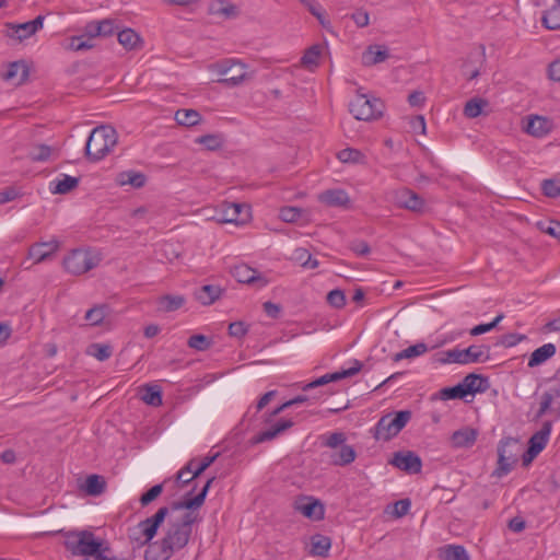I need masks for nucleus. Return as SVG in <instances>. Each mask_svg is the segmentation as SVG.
Instances as JSON below:
<instances>
[{"instance_id": "27", "label": "nucleus", "mask_w": 560, "mask_h": 560, "mask_svg": "<svg viewBox=\"0 0 560 560\" xmlns=\"http://www.w3.org/2000/svg\"><path fill=\"white\" fill-rule=\"evenodd\" d=\"M174 551L171 547L164 544V540L155 541L147 548L144 551L145 560H168L173 556Z\"/></svg>"}, {"instance_id": "38", "label": "nucleus", "mask_w": 560, "mask_h": 560, "mask_svg": "<svg viewBox=\"0 0 560 560\" xmlns=\"http://www.w3.org/2000/svg\"><path fill=\"white\" fill-rule=\"evenodd\" d=\"M159 310L163 312H174L185 304L183 295L165 294L158 300Z\"/></svg>"}, {"instance_id": "63", "label": "nucleus", "mask_w": 560, "mask_h": 560, "mask_svg": "<svg viewBox=\"0 0 560 560\" xmlns=\"http://www.w3.org/2000/svg\"><path fill=\"white\" fill-rule=\"evenodd\" d=\"M248 331V327L243 322H234L229 325V335L235 338H242Z\"/></svg>"}, {"instance_id": "49", "label": "nucleus", "mask_w": 560, "mask_h": 560, "mask_svg": "<svg viewBox=\"0 0 560 560\" xmlns=\"http://www.w3.org/2000/svg\"><path fill=\"white\" fill-rule=\"evenodd\" d=\"M106 308L105 305H97L90 308L85 314V319L92 326L100 325L106 316Z\"/></svg>"}, {"instance_id": "4", "label": "nucleus", "mask_w": 560, "mask_h": 560, "mask_svg": "<svg viewBox=\"0 0 560 560\" xmlns=\"http://www.w3.org/2000/svg\"><path fill=\"white\" fill-rule=\"evenodd\" d=\"M197 521V515L194 512H187L183 515L179 522L170 524V527L162 538L164 544L176 550L183 549L189 541L191 535V525Z\"/></svg>"}, {"instance_id": "62", "label": "nucleus", "mask_w": 560, "mask_h": 560, "mask_svg": "<svg viewBox=\"0 0 560 560\" xmlns=\"http://www.w3.org/2000/svg\"><path fill=\"white\" fill-rule=\"evenodd\" d=\"M553 402V395L550 392H545L540 397L539 409L536 412L535 418L540 419L544 415H546Z\"/></svg>"}, {"instance_id": "5", "label": "nucleus", "mask_w": 560, "mask_h": 560, "mask_svg": "<svg viewBox=\"0 0 560 560\" xmlns=\"http://www.w3.org/2000/svg\"><path fill=\"white\" fill-rule=\"evenodd\" d=\"M411 416L410 410H400L381 417L374 427V438L376 440L389 441L405 428Z\"/></svg>"}, {"instance_id": "28", "label": "nucleus", "mask_w": 560, "mask_h": 560, "mask_svg": "<svg viewBox=\"0 0 560 560\" xmlns=\"http://www.w3.org/2000/svg\"><path fill=\"white\" fill-rule=\"evenodd\" d=\"M557 348L553 343H545L534 350L528 360V368H536L556 354Z\"/></svg>"}, {"instance_id": "64", "label": "nucleus", "mask_w": 560, "mask_h": 560, "mask_svg": "<svg viewBox=\"0 0 560 560\" xmlns=\"http://www.w3.org/2000/svg\"><path fill=\"white\" fill-rule=\"evenodd\" d=\"M549 79L556 82H560V58L553 60L548 67Z\"/></svg>"}, {"instance_id": "18", "label": "nucleus", "mask_w": 560, "mask_h": 560, "mask_svg": "<svg viewBox=\"0 0 560 560\" xmlns=\"http://www.w3.org/2000/svg\"><path fill=\"white\" fill-rule=\"evenodd\" d=\"M219 453L212 456H206L200 462L196 458L190 459L176 475L177 480H182L183 475L192 474V478L199 477L207 468H209L218 458Z\"/></svg>"}, {"instance_id": "29", "label": "nucleus", "mask_w": 560, "mask_h": 560, "mask_svg": "<svg viewBox=\"0 0 560 560\" xmlns=\"http://www.w3.org/2000/svg\"><path fill=\"white\" fill-rule=\"evenodd\" d=\"M79 177H73L70 175L63 174L61 178L52 180L50 183V191L52 194L65 195L73 190L79 185Z\"/></svg>"}, {"instance_id": "6", "label": "nucleus", "mask_w": 560, "mask_h": 560, "mask_svg": "<svg viewBox=\"0 0 560 560\" xmlns=\"http://www.w3.org/2000/svg\"><path fill=\"white\" fill-rule=\"evenodd\" d=\"M521 445L515 438H504L498 445V466L493 475L501 478L506 476L518 462Z\"/></svg>"}, {"instance_id": "36", "label": "nucleus", "mask_w": 560, "mask_h": 560, "mask_svg": "<svg viewBox=\"0 0 560 560\" xmlns=\"http://www.w3.org/2000/svg\"><path fill=\"white\" fill-rule=\"evenodd\" d=\"M117 39L119 44L128 50L137 49L141 46L140 36L131 28H125L118 32Z\"/></svg>"}, {"instance_id": "12", "label": "nucleus", "mask_w": 560, "mask_h": 560, "mask_svg": "<svg viewBox=\"0 0 560 560\" xmlns=\"http://www.w3.org/2000/svg\"><path fill=\"white\" fill-rule=\"evenodd\" d=\"M389 464L410 475L421 472L422 468L421 458L411 451L394 453Z\"/></svg>"}, {"instance_id": "46", "label": "nucleus", "mask_w": 560, "mask_h": 560, "mask_svg": "<svg viewBox=\"0 0 560 560\" xmlns=\"http://www.w3.org/2000/svg\"><path fill=\"white\" fill-rule=\"evenodd\" d=\"M237 66V61L233 59H225L209 66V70L218 75L226 78L228 74Z\"/></svg>"}, {"instance_id": "16", "label": "nucleus", "mask_w": 560, "mask_h": 560, "mask_svg": "<svg viewBox=\"0 0 560 560\" xmlns=\"http://www.w3.org/2000/svg\"><path fill=\"white\" fill-rule=\"evenodd\" d=\"M58 241L42 242L33 244L28 249V258L34 260V264H39L50 258L58 249Z\"/></svg>"}, {"instance_id": "30", "label": "nucleus", "mask_w": 560, "mask_h": 560, "mask_svg": "<svg viewBox=\"0 0 560 560\" xmlns=\"http://www.w3.org/2000/svg\"><path fill=\"white\" fill-rule=\"evenodd\" d=\"M81 489L89 495H101L106 489L105 478L95 474L90 475L86 477L84 485L81 486Z\"/></svg>"}, {"instance_id": "41", "label": "nucleus", "mask_w": 560, "mask_h": 560, "mask_svg": "<svg viewBox=\"0 0 560 560\" xmlns=\"http://www.w3.org/2000/svg\"><path fill=\"white\" fill-rule=\"evenodd\" d=\"M541 21L548 30H560V2L545 11Z\"/></svg>"}, {"instance_id": "15", "label": "nucleus", "mask_w": 560, "mask_h": 560, "mask_svg": "<svg viewBox=\"0 0 560 560\" xmlns=\"http://www.w3.org/2000/svg\"><path fill=\"white\" fill-rule=\"evenodd\" d=\"M232 275L240 283L257 284L258 288H262L267 284L265 277L261 276L258 270L253 269L247 265L235 266Z\"/></svg>"}, {"instance_id": "1", "label": "nucleus", "mask_w": 560, "mask_h": 560, "mask_svg": "<svg viewBox=\"0 0 560 560\" xmlns=\"http://www.w3.org/2000/svg\"><path fill=\"white\" fill-rule=\"evenodd\" d=\"M57 533L65 537L63 546L74 557H93L96 560L98 555L110 552L108 542L96 538L91 530L60 529Z\"/></svg>"}, {"instance_id": "17", "label": "nucleus", "mask_w": 560, "mask_h": 560, "mask_svg": "<svg viewBox=\"0 0 560 560\" xmlns=\"http://www.w3.org/2000/svg\"><path fill=\"white\" fill-rule=\"evenodd\" d=\"M293 427V421L290 419H281L278 422L270 425L268 429L258 432L253 436L252 442L254 444L264 443L271 441L279 436L282 432Z\"/></svg>"}, {"instance_id": "61", "label": "nucleus", "mask_w": 560, "mask_h": 560, "mask_svg": "<svg viewBox=\"0 0 560 560\" xmlns=\"http://www.w3.org/2000/svg\"><path fill=\"white\" fill-rule=\"evenodd\" d=\"M163 491V483H159L150 488L147 492H144L140 498V503L142 506L150 504L154 501Z\"/></svg>"}, {"instance_id": "48", "label": "nucleus", "mask_w": 560, "mask_h": 560, "mask_svg": "<svg viewBox=\"0 0 560 560\" xmlns=\"http://www.w3.org/2000/svg\"><path fill=\"white\" fill-rule=\"evenodd\" d=\"M52 149L46 144H37L30 151V159L34 162H45L51 155Z\"/></svg>"}, {"instance_id": "55", "label": "nucleus", "mask_w": 560, "mask_h": 560, "mask_svg": "<svg viewBox=\"0 0 560 560\" xmlns=\"http://www.w3.org/2000/svg\"><path fill=\"white\" fill-rule=\"evenodd\" d=\"M33 34L34 33H33V31L31 28L30 22H25V23H22V24H19V25H13L11 27L10 36L14 37V38H18L19 40H23L25 38H28Z\"/></svg>"}, {"instance_id": "24", "label": "nucleus", "mask_w": 560, "mask_h": 560, "mask_svg": "<svg viewBox=\"0 0 560 560\" xmlns=\"http://www.w3.org/2000/svg\"><path fill=\"white\" fill-rule=\"evenodd\" d=\"M319 201L329 207H347L350 202L348 194L342 189H328L323 191Z\"/></svg>"}, {"instance_id": "14", "label": "nucleus", "mask_w": 560, "mask_h": 560, "mask_svg": "<svg viewBox=\"0 0 560 560\" xmlns=\"http://www.w3.org/2000/svg\"><path fill=\"white\" fill-rule=\"evenodd\" d=\"M214 480H215V477L209 478L207 480V482L205 483V486L202 487V489L200 490V492L197 495H195L194 498H190L192 491L196 488V487H194L192 490L186 494L184 500L173 502L171 504V509L173 511L183 510V509L191 511V510H196V509L200 508L205 503V500L208 495L209 489L211 488V485L213 483Z\"/></svg>"}, {"instance_id": "2", "label": "nucleus", "mask_w": 560, "mask_h": 560, "mask_svg": "<svg viewBox=\"0 0 560 560\" xmlns=\"http://www.w3.org/2000/svg\"><path fill=\"white\" fill-rule=\"evenodd\" d=\"M322 446L330 450L328 453L330 464L345 467L353 463L357 452L353 446L347 444V436L343 432L337 431L320 436Z\"/></svg>"}, {"instance_id": "3", "label": "nucleus", "mask_w": 560, "mask_h": 560, "mask_svg": "<svg viewBox=\"0 0 560 560\" xmlns=\"http://www.w3.org/2000/svg\"><path fill=\"white\" fill-rule=\"evenodd\" d=\"M116 143V130L110 126H98L90 133L85 153L90 160L100 161L112 151Z\"/></svg>"}, {"instance_id": "50", "label": "nucleus", "mask_w": 560, "mask_h": 560, "mask_svg": "<svg viewBox=\"0 0 560 560\" xmlns=\"http://www.w3.org/2000/svg\"><path fill=\"white\" fill-rule=\"evenodd\" d=\"M196 142L205 145L210 151L219 150L223 144V140L219 135H205L197 138Z\"/></svg>"}, {"instance_id": "58", "label": "nucleus", "mask_w": 560, "mask_h": 560, "mask_svg": "<svg viewBox=\"0 0 560 560\" xmlns=\"http://www.w3.org/2000/svg\"><path fill=\"white\" fill-rule=\"evenodd\" d=\"M538 225L544 233L560 241V221L549 220L547 222H539Z\"/></svg>"}, {"instance_id": "32", "label": "nucleus", "mask_w": 560, "mask_h": 560, "mask_svg": "<svg viewBox=\"0 0 560 560\" xmlns=\"http://www.w3.org/2000/svg\"><path fill=\"white\" fill-rule=\"evenodd\" d=\"M209 13L221 15L225 19H235L240 14L238 7L223 0L213 2L209 7Z\"/></svg>"}, {"instance_id": "26", "label": "nucleus", "mask_w": 560, "mask_h": 560, "mask_svg": "<svg viewBox=\"0 0 560 560\" xmlns=\"http://www.w3.org/2000/svg\"><path fill=\"white\" fill-rule=\"evenodd\" d=\"M552 430V422L545 421L539 431L534 433L529 441L528 446L536 450L537 452H541L548 444L549 436Z\"/></svg>"}, {"instance_id": "13", "label": "nucleus", "mask_w": 560, "mask_h": 560, "mask_svg": "<svg viewBox=\"0 0 560 560\" xmlns=\"http://www.w3.org/2000/svg\"><path fill=\"white\" fill-rule=\"evenodd\" d=\"M393 201L397 207L413 212H422L424 209V200L418 194L408 188L395 190L393 192Z\"/></svg>"}, {"instance_id": "20", "label": "nucleus", "mask_w": 560, "mask_h": 560, "mask_svg": "<svg viewBox=\"0 0 560 560\" xmlns=\"http://www.w3.org/2000/svg\"><path fill=\"white\" fill-rule=\"evenodd\" d=\"M306 502L296 503L295 509L305 517L314 521H320L325 516V508L319 500L307 498Z\"/></svg>"}, {"instance_id": "33", "label": "nucleus", "mask_w": 560, "mask_h": 560, "mask_svg": "<svg viewBox=\"0 0 560 560\" xmlns=\"http://www.w3.org/2000/svg\"><path fill=\"white\" fill-rule=\"evenodd\" d=\"M442 560H470L466 549L460 545H446L439 549Z\"/></svg>"}, {"instance_id": "60", "label": "nucleus", "mask_w": 560, "mask_h": 560, "mask_svg": "<svg viewBox=\"0 0 560 560\" xmlns=\"http://www.w3.org/2000/svg\"><path fill=\"white\" fill-rule=\"evenodd\" d=\"M362 158V153L357 149H343L339 151L338 159L343 163H357Z\"/></svg>"}, {"instance_id": "51", "label": "nucleus", "mask_w": 560, "mask_h": 560, "mask_svg": "<svg viewBox=\"0 0 560 560\" xmlns=\"http://www.w3.org/2000/svg\"><path fill=\"white\" fill-rule=\"evenodd\" d=\"M467 396L463 381L452 387H445L441 390V397L443 399H463Z\"/></svg>"}, {"instance_id": "43", "label": "nucleus", "mask_w": 560, "mask_h": 560, "mask_svg": "<svg viewBox=\"0 0 560 560\" xmlns=\"http://www.w3.org/2000/svg\"><path fill=\"white\" fill-rule=\"evenodd\" d=\"M488 106V101L479 97L469 100L464 107V115L468 118H476L481 115L482 109Z\"/></svg>"}, {"instance_id": "35", "label": "nucleus", "mask_w": 560, "mask_h": 560, "mask_svg": "<svg viewBox=\"0 0 560 560\" xmlns=\"http://www.w3.org/2000/svg\"><path fill=\"white\" fill-rule=\"evenodd\" d=\"M117 183L120 186L130 185L135 188H141L145 184V176L135 171L121 172L117 175Z\"/></svg>"}, {"instance_id": "42", "label": "nucleus", "mask_w": 560, "mask_h": 560, "mask_svg": "<svg viewBox=\"0 0 560 560\" xmlns=\"http://www.w3.org/2000/svg\"><path fill=\"white\" fill-rule=\"evenodd\" d=\"M141 399L151 406L162 405V392L158 385H145L142 389Z\"/></svg>"}, {"instance_id": "47", "label": "nucleus", "mask_w": 560, "mask_h": 560, "mask_svg": "<svg viewBox=\"0 0 560 560\" xmlns=\"http://www.w3.org/2000/svg\"><path fill=\"white\" fill-rule=\"evenodd\" d=\"M187 345L191 349L198 351H206L211 347L212 341L207 336L197 334L189 337Z\"/></svg>"}, {"instance_id": "25", "label": "nucleus", "mask_w": 560, "mask_h": 560, "mask_svg": "<svg viewBox=\"0 0 560 560\" xmlns=\"http://www.w3.org/2000/svg\"><path fill=\"white\" fill-rule=\"evenodd\" d=\"M222 289L214 284H205L195 290L194 296L202 305H210L220 299Z\"/></svg>"}, {"instance_id": "37", "label": "nucleus", "mask_w": 560, "mask_h": 560, "mask_svg": "<svg viewBox=\"0 0 560 560\" xmlns=\"http://www.w3.org/2000/svg\"><path fill=\"white\" fill-rule=\"evenodd\" d=\"M246 78L245 66L237 61V66L226 75V78H220L217 80L218 83L226 86H236L241 84Z\"/></svg>"}, {"instance_id": "22", "label": "nucleus", "mask_w": 560, "mask_h": 560, "mask_svg": "<svg viewBox=\"0 0 560 560\" xmlns=\"http://www.w3.org/2000/svg\"><path fill=\"white\" fill-rule=\"evenodd\" d=\"M463 384L467 395H475L476 393H485L489 387V378L487 376L470 373L463 380Z\"/></svg>"}, {"instance_id": "31", "label": "nucleus", "mask_w": 560, "mask_h": 560, "mask_svg": "<svg viewBox=\"0 0 560 560\" xmlns=\"http://www.w3.org/2000/svg\"><path fill=\"white\" fill-rule=\"evenodd\" d=\"M389 54L386 48L374 45L369 46L368 49L362 54V62L364 66H373L385 61Z\"/></svg>"}, {"instance_id": "39", "label": "nucleus", "mask_w": 560, "mask_h": 560, "mask_svg": "<svg viewBox=\"0 0 560 560\" xmlns=\"http://www.w3.org/2000/svg\"><path fill=\"white\" fill-rule=\"evenodd\" d=\"M175 120L178 125L192 127L199 124L201 115L195 109H178L175 113Z\"/></svg>"}, {"instance_id": "56", "label": "nucleus", "mask_w": 560, "mask_h": 560, "mask_svg": "<svg viewBox=\"0 0 560 560\" xmlns=\"http://www.w3.org/2000/svg\"><path fill=\"white\" fill-rule=\"evenodd\" d=\"M69 47H70V49H72L74 51H79V50L91 49L92 47H94V44L91 40V38L85 37V35H79V36H73L70 39Z\"/></svg>"}, {"instance_id": "7", "label": "nucleus", "mask_w": 560, "mask_h": 560, "mask_svg": "<svg viewBox=\"0 0 560 560\" xmlns=\"http://www.w3.org/2000/svg\"><path fill=\"white\" fill-rule=\"evenodd\" d=\"M101 262L100 254L89 249H73L63 258L65 269L72 275L80 276L95 268Z\"/></svg>"}, {"instance_id": "21", "label": "nucleus", "mask_w": 560, "mask_h": 560, "mask_svg": "<svg viewBox=\"0 0 560 560\" xmlns=\"http://www.w3.org/2000/svg\"><path fill=\"white\" fill-rule=\"evenodd\" d=\"M477 436L478 431L476 429L465 427L460 430L453 432L451 441L454 447L467 448L475 444Z\"/></svg>"}, {"instance_id": "8", "label": "nucleus", "mask_w": 560, "mask_h": 560, "mask_svg": "<svg viewBox=\"0 0 560 560\" xmlns=\"http://www.w3.org/2000/svg\"><path fill=\"white\" fill-rule=\"evenodd\" d=\"M349 110L358 120L377 119L383 115L384 103L366 94H358L349 104Z\"/></svg>"}, {"instance_id": "11", "label": "nucleus", "mask_w": 560, "mask_h": 560, "mask_svg": "<svg viewBox=\"0 0 560 560\" xmlns=\"http://www.w3.org/2000/svg\"><path fill=\"white\" fill-rule=\"evenodd\" d=\"M168 512L170 509L167 506H162L151 517H148L138 524L137 529L144 537L142 540L143 545L150 542L154 538Z\"/></svg>"}, {"instance_id": "10", "label": "nucleus", "mask_w": 560, "mask_h": 560, "mask_svg": "<svg viewBox=\"0 0 560 560\" xmlns=\"http://www.w3.org/2000/svg\"><path fill=\"white\" fill-rule=\"evenodd\" d=\"M352 364L353 365L349 369L340 370V371H337L334 373H327V374L305 384L302 387V389L303 390L314 389L316 387L327 385L331 382H337V381H340V380H343L347 377H351V376L358 374L362 370L363 364L359 360H353Z\"/></svg>"}, {"instance_id": "40", "label": "nucleus", "mask_w": 560, "mask_h": 560, "mask_svg": "<svg viewBox=\"0 0 560 560\" xmlns=\"http://www.w3.org/2000/svg\"><path fill=\"white\" fill-rule=\"evenodd\" d=\"M428 351V346L424 342L412 345L393 355V361L399 362L404 359H412L424 354Z\"/></svg>"}, {"instance_id": "59", "label": "nucleus", "mask_w": 560, "mask_h": 560, "mask_svg": "<svg viewBox=\"0 0 560 560\" xmlns=\"http://www.w3.org/2000/svg\"><path fill=\"white\" fill-rule=\"evenodd\" d=\"M327 302L335 308H342L346 304V296L342 290L335 289L327 294Z\"/></svg>"}, {"instance_id": "57", "label": "nucleus", "mask_w": 560, "mask_h": 560, "mask_svg": "<svg viewBox=\"0 0 560 560\" xmlns=\"http://www.w3.org/2000/svg\"><path fill=\"white\" fill-rule=\"evenodd\" d=\"M302 215V210L296 207H283L280 209V219L288 223H293Z\"/></svg>"}, {"instance_id": "34", "label": "nucleus", "mask_w": 560, "mask_h": 560, "mask_svg": "<svg viewBox=\"0 0 560 560\" xmlns=\"http://www.w3.org/2000/svg\"><path fill=\"white\" fill-rule=\"evenodd\" d=\"M331 547V539L327 536L316 534L311 537V553L313 556L326 557Z\"/></svg>"}, {"instance_id": "53", "label": "nucleus", "mask_w": 560, "mask_h": 560, "mask_svg": "<svg viewBox=\"0 0 560 560\" xmlns=\"http://www.w3.org/2000/svg\"><path fill=\"white\" fill-rule=\"evenodd\" d=\"M503 318H504V315L501 313L492 322L487 323V324H480V325L472 327L470 329L469 334L471 336H479V335L486 334L488 331H491L492 329H494L498 326V324Z\"/></svg>"}, {"instance_id": "23", "label": "nucleus", "mask_w": 560, "mask_h": 560, "mask_svg": "<svg viewBox=\"0 0 560 560\" xmlns=\"http://www.w3.org/2000/svg\"><path fill=\"white\" fill-rule=\"evenodd\" d=\"M525 131L536 138L547 136L551 130V122L549 119L541 116H534L528 118L525 126Z\"/></svg>"}, {"instance_id": "52", "label": "nucleus", "mask_w": 560, "mask_h": 560, "mask_svg": "<svg viewBox=\"0 0 560 560\" xmlns=\"http://www.w3.org/2000/svg\"><path fill=\"white\" fill-rule=\"evenodd\" d=\"M242 206L238 203H229L226 209L223 211L220 222L223 223H237L238 215L241 213Z\"/></svg>"}, {"instance_id": "44", "label": "nucleus", "mask_w": 560, "mask_h": 560, "mask_svg": "<svg viewBox=\"0 0 560 560\" xmlns=\"http://www.w3.org/2000/svg\"><path fill=\"white\" fill-rule=\"evenodd\" d=\"M113 348L105 343H92L88 348V354L96 358L98 361H105L110 358Z\"/></svg>"}, {"instance_id": "45", "label": "nucleus", "mask_w": 560, "mask_h": 560, "mask_svg": "<svg viewBox=\"0 0 560 560\" xmlns=\"http://www.w3.org/2000/svg\"><path fill=\"white\" fill-rule=\"evenodd\" d=\"M320 54L322 47L319 45L311 46L301 59L302 65L306 68L317 67Z\"/></svg>"}, {"instance_id": "19", "label": "nucleus", "mask_w": 560, "mask_h": 560, "mask_svg": "<svg viewBox=\"0 0 560 560\" xmlns=\"http://www.w3.org/2000/svg\"><path fill=\"white\" fill-rule=\"evenodd\" d=\"M28 74V67L25 61L19 60L9 63L7 71L2 73V79L15 84H22L27 80Z\"/></svg>"}, {"instance_id": "54", "label": "nucleus", "mask_w": 560, "mask_h": 560, "mask_svg": "<svg viewBox=\"0 0 560 560\" xmlns=\"http://www.w3.org/2000/svg\"><path fill=\"white\" fill-rule=\"evenodd\" d=\"M541 189L545 196L549 198H557L560 196V180L545 179L541 183Z\"/></svg>"}, {"instance_id": "9", "label": "nucleus", "mask_w": 560, "mask_h": 560, "mask_svg": "<svg viewBox=\"0 0 560 560\" xmlns=\"http://www.w3.org/2000/svg\"><path fill=\"white\" fill-rule=\"evenodd\" d=\"M489 359L488 348L479 346H470L466 349L454 348L443 352V357L439 359L442 364L458 363L469 364L476 362H485Z\"/></svg>"}]
</instances>
